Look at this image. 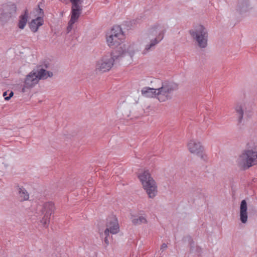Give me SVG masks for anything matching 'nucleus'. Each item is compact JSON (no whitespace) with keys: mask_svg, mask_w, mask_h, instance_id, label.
<instances>
[{"mask_svg":"<svg viewBox=\"0 0 257 257\" xmlns=\"http://www.w3.org/2000/svg\"><path fill=\"white\" fill-rule=\"evenodd\" d=\"M178 85L173 82H164L157 89V98L160 102H164L172 97L173 93L178 89Z\"/></svg>","mask_w":257,"mask_h":257,"instance_id":"0eeeda50","label":"nucleus"},{"mask_svg":"<svg viewBox=\"0 0 257 257\" xmlns=\"http://www.w3.org/2000/svg\"><path fill=\"white\" fill-rule=\"evenodd\" d=\"M189 34L200 48H205L207 47L208 33L204 26L198 25L194 26L189 31Z\"/></svg>","mask_w":257,"mask_h":257,"instance_id":"423d86ee","label":"nucleus"},{"mask_svg":"<svg viewBox=\"0 0 257 257\" xmlns=\"http://www.w3.org/2000/svg\"><path fill=\"white\" fill-rule=\"evenodd\" d=\"M132 223L135 225L141 224H146L148 222L146 217L144 216H141L138 217H134L132 220Z\"/></svg>","mask_w":257,"mask_h":257,"instance_id":"6ab92c4d","label":"nucleus"},{"mask_svg":"<svg viewBox=\"0 0 257 257\" xmlns=\"http://www.w3.org/2000/svg\"><path fill=\"white\" fill-rule=\"evenodd\" d=\"M28 14L26 12L25 14L20 17L18 27L20 29H24L28 21Z\"/></svg>","mask_w":257,"mask_h":257,"instance_id":"a211bd4d","label":"nucleus"},{"mask_svg":"<svg viewBox=\"0 0 257 257\" xmlns=\"http://www.w3.org/2000/svg\"><path fill=\"white\" fill-rule=\"evenodd\" d=\"M12 16L8 14L7 13L4 12L3 10L0 9V21L3 23H6L11 18Z\"/></svg>","mask_w":257,"mask_h":257,"instance_id":"412c9836","label":"nucleus"},{"mask_svg":"<svg viewBox=\"0 0 257 257\" xmlns=\"http://www.w3.org/2000/svg\"><path fill=\"white\" fill-rule=\"evenodd\" d=\"M157 89L145 87L141 90V93L143 96L146 97H157Z\"/></svg>","mask_w":257,"mask_h":257,"instance_id":"4468645a","label":"nucleus"},{"mask_svg":"<svg viewBox=\"0 0 257 257\" xmlns=\"http://www.w3.org/2000/svg\"><path fill=\"white\" fill-rule=\"evenodd\" d=\"M143 188L150 198H154L157 194V186L148 171H144L138 175Z\"/></svg>","mask_w":257,"mask_h":257,"instance_id":"39448f33","label":"nucleus"},{"mask_svg":"<svg viewBox=\"0 0 257 257\" xmlns=\"http://www.w3.org/2000/svg\"><path fill=\"white\" fill-rule=\"evenodd\" d=\"M1 9L12 16L14 15L17 11L16 5L14 4L5 5Z\"/></svg>","mask_w":257,"mask_h":257,"instance_id":"dca6fc26","label":"nucleus"},{"mask_svg":"<svg viewBox=\"0 0 257 257\" xmlns=\"http://www.w3.org/2000/svg\"><path fill=\"white\" fill-rule=\"evenodd\" d=\"M18 198L20 201L28 200L29 194L25 188L22 186H18Z\"/></svg>","mask_w":257,"mask_h":257,"instance_id":"2eb2a0df","label":"nucleus"},{"mask_svg":"<svg viewBox=\"0 0 257 257\" xmlns=\"http://www.w3.org/2000/svg\"><path fill=\"white\" fill-rule=\"evenodd\" d=\"M124 39V35L119 26L113 27L107 34L106 41L109 47L117 46Z\"/></svg>","mask_w":257,"mask_h":257,"instance_id":"6e6552de","label":"nucleus"},{"mask_svg":"<svg viewBox=\"0 0 257 257\" xmlns=\"http://www.w3.org/2000/svg\"><path fill=\"white\" fill-rule=\"evenodd\" d=\"M187 147L191 154L203 158V147L200 142L195 140H190L187 144Z\"/></svg>","mask_w":257,"mask_h":257,"instance_id":"9b49d317","label":"nucleus"},{"mask_svg":"<svg viewBox=\"0 0 257 257\" xmlns=\"http://www.w3.org/2000/svg\"><path fill=\"white\" fill-rule=\"evenodd\" d=\"M119 230V227L116 218L115 216H112L108 218L104 235H109V233L116 234Z\"/></svg>","mask_w":257,"mask_h":257,"instance_id":"9d476101","label":"nucleus"},{"mask_svg":"<svg viewBox=\"0 0 257 257\" xmlns=\"http://www.w3.org/2000/svg\"><path fill=\"white\" fill-rule=\"evenodd\" d=\"M52 76V72L45 70L41 66L37 67L26 76L21 91L22 93H28L38 83L40 80L46 79Z\"/></svg>","mask_w":257,"mask_h":257,"instance_id":"20e7f679","label":"nucleus"},{"mask_svg":"<svg viewBox=\"0 0 257 257\" xmlns=\"http://www.w3.org/2000/svg\"><path fill=\"white\" fill-rule=\"evenodd\" d=\"M249 9V4L248 2L246 1L243 2L242 3L240 4L238 6V11L240 13H243L245 12H247Z\"/></svg>","mask_w":257,"mask_h":257,"instance_id":"4be33fe9","label":"nucleus"},{"mask_svg":"<svg viewBox=\"0 0 257 257\" xmlns=\"http://www.w3.org/2000/svg\"><path fill=\"white\" fill-rule=\"evenodd\" d=\"M236 163L244 170L257 164V141H250L247 143L246 148L238 156Z\"/></svg>","mask_w":257,"mask_h":257,"instance_id":"f03ea898","label":"nucleus"},{"mask_svg":"<svg viewBox=\"0 0 257 257\" xmlns=\"http://www.w3.org/2000/svg\"><path fill=\"white\" fill-rule=\"evenodd\" d=\"M39 14L40 15H41L42 16H43L44 15V11H43V9L40 8H39Z\"/></svg>","mask_w":257,"mask_h":257,"instance_id":"a878e982","label":"nucleus"},{"mask_svg":"<svg viewBox=\"0 0 257 257\" xmlns=\"http://www.w3.org/2000/svg\"><path fill=\"white\" fill-rule=\"evenodd\" d=\"M13 92L11 91L10 93L9 94V96L7 97H5V99L6 100H9L13 96Z\"/></svg>","mask_w":257,"mask_h":257,"instance_id":"393cba45","label":"nucleus"},{"mask_svg":"<svg viewBox=\"0 0 257 257\" xmlns=\"http://www.w3.org/2000/svg\"><path fill=\"white\" fill-rule=\"evenodd\" d=\"M167 248V244L164 243L161 245L160 249L162 250V251H164Z\"/></svg>","mask_w":257,"mask_h":257,"instance_id":"b1692460","label":"nucleus"},{"mask_svg":"<svg viewBox=\"0 0 257 257\" xmlns=\"http://www.w3.org/2000/svg\"><path fill=\"white\" fill-rule=\"evenodd\" d=\"M235 110L238 115V122L240 123L243 117V107L241 104H237L235 107Z\"/></svg>","mask_w":257,"mask_h":257,"instance_id":"aec40b11","label":"nucleus"},{"mask_svg":"<svg viewBox=\"0 0 257 257\" xmlns=\"http://www.w3.org/2000/svg\"><path fill=\"white\" fill-rule=\"evenodd\" d=\"M247 210L246 201L245 200H242L240 205L239 217L240 221L243 224L246 223L247 221L248 214Z\"/></svg>","mask_w":257,"mask_h":257,"instance_id":"f8f14e48","label":"nucleus"},{"mask_svg":"<svg viewBox=\"0 0 257 257\" xmlns=\"http://www.w3.org/2000/svg\"><path fill=\"white\" fill-rule=\"evenodd\" d=\"M43 19L41 17H38L36 19L32 20L30 22L29 27L31 30L33 32H36L39 29V28L43 25Z\"/></svg>","mask_w":257,"mask_h":257,"instance_id":"ddd939ff","label":"nucleus"},{"mask_svg":"<svg viewBox=\"0 0 257 257\" xmlns=\"http://www.w3.org/2000/svg\"><path fill=\"white\" fill-rule=\"evenodd\" d=\"M189 244L190 252L197 255H200L202 251V248L197 245H195L194 242L191 238H190Z\"/></svg>","mask_w":257,"mask_h":257,"instance_id":"f3484780","label":"nucleus"},{"mask_svg":"<svg viewBox=\"0 0 257 257\" xmlns=\"http://www.w3.org/2000/svg\"><path fill=\"white\" fill-rule=\"evenodd\" d=\"M7 94V92H4V93H3V96H4L5 97H7V96H6Z\"/></svg>","mask_w":257,"mask_h":257,"instance_id":"bb28decb","label":"nucleus"},{"mask_svg":"<svg viewBox=\"0 0 257 257\" xmlns=\"http://www.w3.org/2000/svg\"><path fill=\"white\" fill-rule=\"evenodd\" d=\"M100 236H101V237H104V241L105 243L107 245H108L109 244V241H108L107 237H108V236L109 235H104V232L103 233H100Z\"/></svg>","mask_w":257,"mask_h":257,"instance_id":"5701e85b","label":"nucleus"},{"mask_svg":"<svg viewBox=\"0 0 257 257\" xmlns=\"http://www.w3.org/2000/svg\"><path fill=\"white\" fill-rule=\"evenodd\" d=\"M166 29V26L161 24H156L150 28L146 38L147 44L143 50V54H146L155 49V46L163 39Z\"/></svg>","mask_w":257,"mask_h":257,"instance_id":"7ed1b4c3","label":"nucleus"},{"mask_svg":"<svg viewBox=\"0 0 257 257\" xmlns=\"http://www.w3.org/2000/svg\"><path fill=\"white\" fill-rule=\"evenodd\" d=\"M135 51L136 46L134 43L120 44L111 54L104 56L97 62L96 69L103 72H106L111 68L115 60H119L126 56L132 58Z\"/></svg>","mask_w":257,"mask_h":257,"instance_id":"f257e3e1","label":"nucleus"},{"mask_svg":"<svg viewBox=\"0 0 257 257\" xmlns=\"http://www.w3.org/2000/svg\"><path fill=\"white\" fill-rule=\"evenodd\" d=\"M55 207L54 204L52 202H47L42 206L41 213L43 217L41 221L43 226L47 227L50 222V217L54 212Z\"/></svg>","mask_w":257,"mask_h":257,"instance_id":"1a4fd4ad","label":"nucleus"}]
</instances>
